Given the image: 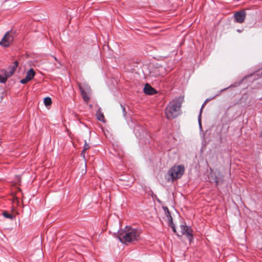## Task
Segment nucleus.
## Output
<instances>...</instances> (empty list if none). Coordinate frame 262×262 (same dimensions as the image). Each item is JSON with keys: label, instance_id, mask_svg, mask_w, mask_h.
<instances>
[{"label": "nucleus", "instance_id": "obj_19", "mask_svg": "<svg viewBox=\"0 0 262 262\" xmlns=\"http://www.w3.org/2000/svg\"><path fill=\"white\" fill-rule=\"evenodd\" d=\"M52 57L53 58L55 61H57L58 62V65L56 66V68H59L61 67V66L60 62L58 61V60L56 58V57H54L53 56H52Z\"/></svg>", "mask_w": 262, "mask_h": 262}, {"label": "nucleus", "instance_id": "obj_14", "mask_svg": "<svg viewBox=\"0 0 262 262\" xmlns=\"http://www.w3.org/2000/svg\"><path fill=\"white\" fill-rule=\"evenodd\" d=\"M90 146L89 144L86 142V141H85L84 147L81 152V155H82V156L83 157H84V156H85V152L86 150L89 149L90 148Z\"/></svg>", "mask_w": 262, "mask_h": 262}, {"label": "nucleus", "instance_id": "obj_1", "mask_svg": "<svg viewBox=\"0 0 262 262\" xmlns=\"http://www.w3.org/2000/svg\"><path fill=\"white\" fill-rule=\"evenodd\" d=\"M140 234L139 230L126 226L125 228L118 231V238L123 244L138 241Z\"/></svg>", "mask_w": 262, "mask_h": 262}, {"label": "nucleus", "instance_id": "obj_16", "mask_svg": "<svg viewBox=\"0 0 262 262\" xmlns=\"http://www.w3.org/2000/svg\"><path fill=\"white\" fill-rule=\"evenodd\" d=\"M3 215L4 216H5L6 218L10 219H13L14 216L12 214L8 213L7 211H4L3 212Z\"/></svg>", "mask_w": 262, "mask_h": 262}, {"label": "nucleus", "instance_id": "obj_13", "mask_svg": "<svg viewBox=\"0 0 262 262\" xmlns=\"http://www.w3.org/2000/svg\"><path fill=\"white\" fill-rule=\"evenodd\" d=\"M210 99H207L206 100V101H205V102L203 103V104L202 105L201 109H200V114H199V117H198V121H199V125H200V127H201V115H202V110H203V107H204V105H205V103L208 101H209Z\"/></svg>", "mask_w": 262, "mask_h": 262}, {"label": "nucleus", "instance_id": "obj_25", "mask_svg": "<svg viewBox=\"0 0 262 262\" xmlns=\"http://www.w3.org/2000/svg\"><path fill=\"white\" fill-rule=\"evenodd\" d=\"M158 71V69H157V68L155 69V72H156V71Z\"/></svg>", "mask_w": 262, "mask_h": 262}, {"label": "nucleus", "instance_id": "obj_15", "mask_svg": "<svg viewBox=\"0 0 262 262\" xmlns=\"http://www.w3.org/2000/svg\"><path fill=\"white\" fill-rule=\"evenodd\" d=\"M44 103L46 106L50 105L52 104V100L51 98L48 97H46L44 99Z\"/></svg>", "mask_w": 262, "mask_h": 262}, {"label": "nucleus", "instance_id": "obj_5", "mask_svg": "<svg viewBox=\"0 0 262 262\" xmlns=\"http://www.w3.org/2000/svg\"><path fill=\"white\" fill-rule=\"evenodd\" d=\"M14 33L12 31L7 32L0 41V45L4 47L9 46L14 39Z\"/></svg>", "mask_w": 262, "mask_h": 262}, {"label": "nucleus", "instance_id": "obj_18", "mask_svg": "<svg viewBox=\"0 0 262 262\" xmlns=\"http://www.w3.org/2000/svg\"><path fill=\"white\" fill-rule=\"evenodd\" d=\"M121 107L122 108V112H123V115L124 117H125L127 114V112L125 110V107L123 105L121 104Z\"/></svg>", "mask_w": 262, "mask_h": 262}, {"label": "nucleus", "instance_id": "obj_11", "mask_svg": "<svg viewBox=\"0 0 262 262\" xmlns=\"http://www.w3.org/2000/svg\"><path fill=\"white\" fill-rule=\"evenodd\" d=\"M96 117L98 120L102 121V122L105 121L104 116L103 115V114L101 112L100 108L96 113Z\"/></svg>", "mask_w": 262, "mask_h": 262}, {"label": "nucleus", "instance_id": "obj_6", "mask_svg": "<svg viewBox=\"0 0 262 262\" xmlns=\"http://www.w3.org/2000/svg\"><path fill=\"white\" fill-rule=\"evenodd\" d=\"M180 228L182 234L185 235L190 242H191L193 239V231L191 228L186 225H181Z\"/></svg>", "mask_w": 262, "mask_h": 262}, {"label": "nucleus", "instance_id": "obj_8", "mask_svg": "<svg viewBox=\"0 0 262 262\" xmlns=\"http://www.w3.org/2000/svg\"><path fill=\"white\" fill-rule=\"evenodd\" d=\"M246 14L244 10L236 12L234 15L235 21L240 24L243 23L245 19Z\"/></svg>", "mask_w": 262, "mask_h": 262}, {"label": "nucleus", "instance_id": "obj_7", "mask_svg": "<svg viewBox=\"0 0 262 262\" xmlns=\"http://www.w3.org/2000/svg\"><path fill=\"white\" fill-rule=\"evenodd\" d=\"M17 66H18V62H17V61H14V63H13V66H12L11 67V70L10 72V74H5V76H2V75H0V83H5L7 81L8 77H9L10 76H11V75H12L13 74L14 71L16 70V68L17 67Z\"/></svg>", "mask_w": 262, "mask_h": 262}, {"label": "nucleus", "instance_id": "obj_9", "mask_svg": "<svg viewBox=\"0 0 262 262\" xmlns=\"http://www.w3.org/2000/svg\"><path fill=\"white\" fill-rule=\"evenodd\" d=\"M35 73L33 69H30L27 72L25 78L21 79L20 83L26 84L31 80L35 76Z\"/></svg>", "mask_w": 262, "mask_h": 262}, {"label": "nucleus", "instance_id": "obj_24", "mask_svg": "<svg viewBox=\"0 0 262 262\" xmlns=\"http://www.w3.org/2000/svg\"><path fill=\"white\" fill-rule=\"evenodd\" d=\"M226 89H224L223 90H222L221 91H220V93H221L222 92L224 91V90H225Z\"/></svg>", "mask_w": 262, "mask_h": 262}, {"label": "nucleus", "instance_id": "obj_17", "mask_svg": "<svg viewBox=\"0 0 262 262\" xmlns=\"http://www.w3.org/2000/svg\"><path fill=\"white\" fill-rule=\"evenodd\" d=\"M165 214L167 217L168 221H170L171 222L172 218L170 214V211H168L165 212Z\"/></svg>", "mask_w": 262, "mask_h": 262}, {"label": "nucleus", "instance_id": "obj_2", "mask_svg": "<svg viewBox=\"0 0 262 262\" xmlns=\"http://www.w3.org/2000/svg\"><path fill=\"white\" fill-rule=\"evenodd\" d=\"M181 103L180 101L173 100L170 101L165 108V115L168 119H172L179 116L180 113Z\"/></svg>", "mask_w": 262, "mask_h": 262}, {"label": "nucleus", "instance_id": "obj_12", "mask_svg": "<svg viewBox=\"0 0 262 262\" xmlns=\"http://www.w3.org/2000/svg\"><path fill=\"white\" fill-rule=\"evenodd\" d=\"M211 171V177L212 178V180L215 183L216 185H218L219 184V178L217 176H216L214 174L212 173L213 170L210 169Z\"/></svg>", "mask_w": 262, "mask_h": 262}, {"label": "nucleus", "instance_id": "obj_10", "mask_svg": "<svg viewBox=\"0 0 262 262\" xmlns=\"http://www.w3.org/2000/svg\"><path fill=\"white\" fill-rule=\"evenodd\" d=\"M144 92L146 94L149 95H154L157 93V91L148 83L145 84L144 88Z\"/></svg>", "mask_w": 262, "mask_h": 262}, {"label": "nucleus", "instance_id": "obj_3", "mask_svg": "<svg viewBox=\"0 0 262 262\" xmlns=\"http://www.w3.org/2000/svg\"><path fill=\"white\" fill-rule=\"evenodd\" d=\"M185 168L183 165L174 166L168 171V174L171 177V180L180 179L183 175Z\"/></svg>", "mask_w": 262, "mask_h": 262}, {"label": "nucleus", "instance_id": "obj_20", "mask_svg": "<svg viewBox=\"0 0 262 262\" xmlns=\"http://www.w3.org/2000/svg\"><path fill=\"white\" fill-rule=\"evenodd\" d=\"M169 223V225L170 226L171 228H173V227H175L174 224L173 223L172 220H171V222L170 221H168Z\"/></svg>", "mask_w": 262, "mask_h": 262}, {"label": "nucleus", "instance_id": "obj_23", "mask_svg": "<svg viewBox=\"0 0 262 262\" xmlns=\"http://www.w3.org/2000/svg\"><path fill=\"white\" fill-rule=\"evenodd\" d=\"M159 75H160V73L157 72L154 76L156 77V76H158Z\"/></svg>", "mask_w": 262, "mask_h": 262}, {"label": "nucleus", "instance_id": "obj_22", "mask_svg": "<svg viewBox=\"0 0 262 262\" xmlns=\"http://www.w3.org/2000/svg\"><path fill=\"white\" fill-rule=\"evenodd\" d=\"M172 229L173 232L174 233H176L177 231H176V228H175V227H173V228H172Z\"/></svg>", "mask_w": 262, "mask_h": 262}, {"label": "nucleus", "instance_id": "obj_4", "mask_svg": "<svg viewBox=\"0 0 262 262\" xmlns=\"http://www.w3.org/2000/svg\"><path fill=\"white\" fill-rule=\"evenodd\" d=\"M78 86L84 101L88 103L90 100L89 95L91 92V87L88 84L85 83H79Z\"/></svg>", "mask_w": 262, "mask_h": 262}, {"label": "nucleus", "instance_id": "obj_21", "mask_svg": "<svg viewBox=\"0 0 262 262\" xmlns=\"http://www.w3.org/2000/svg\"><path fill=\"white\" fill-rule=\"evenodd\" d=\"M163 209L164 211V212H166L169 211L168 208L167 207H163Z\"/></svg>", "mask_w": 262, "mask_h": 262}]
</instances>
